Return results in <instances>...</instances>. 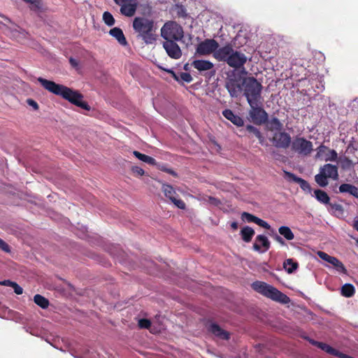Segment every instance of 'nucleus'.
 I'll use <instances>...</instances> for the list:
<instances>
[{
  "label": "nucleus",
  "instance_id": "nucleus-1",
  "mask_svg": "<svg viewBox=\"0 0 358 358\" xmlns=\"http://www.w3.org/2000/svg\"><path fill=\"white\" fill-rule=\"evenodd\" d=\"M37 80L48 92L62 96L64 99L67 100L76 106L86 110H90V106L87 102L83 101V96L79 92L41 77L38 78Z\"/></svg>",
  "mask_w": 358,
  "mask_h": 358
},
{
  "label": "nucleus",
  "instance_id": "nucleus-2",
  "mask_svg": "<svg viewBox=\"0 0 358 358\" xmlns=\"http://www.w3.org/2000/svg\"><path fill=\"white\" fill-rule=\"evenodd\" d=\"M132 27L138 38H141L146 44H152L157 40L155 21L145 17H136Z\"/></svg>",
  "mask_w": 358,
  "mask_h": 358
},
{
  "label": "nucleus",
  "instance_id": "nucleus-3",
  "mask_svg": "<svg viewBox=\"0 0 358 358\" xmlns=\"http://www.w3.org/2000/svg\"><path fill=\"white\" fill-rule=\"evenodd\" d=\"M214 57L219 62H226L230 67L235 69L243 68L248 61L244 53L235 50L230 44L220 48L215 52Z\"/></svg>",
  "mask_w": 358,
  "mask_h": 358
},
{
  "label": "nucleus",
  "instance_id": "nucleus-4",
  "mask_svg": "<svg viewBox=\"0 0 358 358\" xmlns=\"http://www.w3.org/2000/svg\"><path fill=\"white\" fill-rule=\"evenodd\" d=\"M252 287L257 292L275 301L283 304H287L290 302V299L286 294L264 282L255 281L252 284Z\"/></svg>",
  "mask_w": 358,
  "mask_h": 358
},
{
  "label": "nucleus",
  "instance_id": "nucleus-5",
  "mask_svg": "<svg viewBox=\"0 0 358 358\" xmlns=\"http://www.w3.org/2000/svg\"><path fill=\"white\" fill-rule=\"evenodd\" d=\"M262 88V85L255 77L245 78V84L242 92L249 105H252L253 102L263 101Z\"/></svg>",
  "mask_w": 358,
  "mask_h": 358
},
{
  "label": "nucleus",
  "instance_id": "nucleus-6",
  "mask_svg": "<svg viewBox=\"0 0 358 358\" xmlns=\"http://www.w3.org/2000/svg\"><path fill=\"white\" fill-rule=\"evenodd\" d=\"M245 84V78L233 70L227 73L225 80V87L232 98L238 97L242 92Z\"/></svg>",
  "mask_w": 358,
  "mask_h": 358
},
{
  "label": "nucleus",
  "instance_id": "nucleus-7",
  "mask_svg": "<svg viewBox=\"0 0 358 358\" xmlns=\"http://www.w3.org/2000/svg\"><path fill=\"white\" fill-rule=\"evenodd\" d=\"M328 178L334 180L338 179V166L331 164H325L320 168V172L315 176V180L318 185L324 187L328 185Z\"/></svg>",
  "mask_w": 358,
  "mask_h": 358
},
{
  "label": "nucleus",
  "instance_id": "nucleus-8",
  "mask_svg": "<svg viewBox=\"0 0 358 358\" xmlns=\"http://www.w3.org/2000/svg\"><path fill=\"white\" fill-rule=\"evenodd\" d=\"M161 36L165 41H181L184 36V31L177 22L169 21L162 27Z\"/></svg>",
  "mask_w": 358,
  "mask_h": 358
},
{
  "label": "nucleus",
  "instance_id": "nucleus-9",
  "mask_svg": "<svg viewBox=\"0 0 358 358\" xmlns=\"http://www.w3.org/2000/svg\"><path fill=\"white\" fill-rule=\"evenodd\" d=\"M250 108L248 111L249 119L255 124L261 125L268 120V113L262 108V102H253L249 105Z\"/></svg>",
  "mask_w": 358,
  "mask_h": 358
},
{
  "label": "nucleus",
  "instance_id": "nucleus-10",
  "mask_svg": "<svg viewBox=\"0 0 358 358\" xmlns=\"http://www.w3.org/2000/svg\"><path fill=\"white\" fill-rule=\"evenodd\" d=\"M290 145L292 150L300 155L308 156L313 151V143L303 137H295Z\"/></svg>",
  "mask_w": 358,
  "mask_h": 358
},
{
  "label": "nucleus",
  "instance_id": "nucleus-11",
  "mask_svg": "<svg viewBox=\"0 0 358 358\" xmlns=\"http://www.w3.org/2000/svg\"><path fill=\"white\" fill-rule=\"evenodd\" d=\"M114 2L120 6V13L127 17H132L135 15L138 8L136 0H113Z\"/></svg>",
  "mask_w": 358,
  "mask_h": 358
},
{
  "label": "nucleus",
  "instance_id": "nucleus-12",
  "mask_svg": "<svg viewBox=\"0 0 358 358\" xmlns=\"http://www.w3.org/2000/svg\"><path fill=\"white\" fill-rule=\"evenodd\" d=\"M218 47L219 44L215 40L206 39L197 45L196 53L200 55H207L213 52L214 54L219 49Z\"/></svg>",
  "mask_w": 358,
  "mask_h": 358
},
{
  "label": "nucleus",
  "instance_id": "nucleus-13",
  "mask_svg": "<svg viewBox=\"0 0 358 358\" xmlns=\"http://www.w3.org/2000/svg\"><path fill=\"white\" fill-rule=\"evenodd\" d=\"M275 147L278 148L286 149L291 144V136L285 131L275 133L271 139Z\"/></svg>",
  "mask_w": 358,
  "mask_h": 358
},
{
  "label": "nucleus",
  "instance_id": "nucleus-14",
  "mask_svg": "<svg viewBox=\"0 0 358 358\" xmlns=\"http://www.w3.org/2000/svg\"><path fill=\"white\" fill-rule=\"evenodd\" d=\"M316 158H321L325 162H335L338 159V154L336 150H330L324 145H320L317 148Z\"/></svg>",
  "mask_w": 358,
  "mask_h": 358
},
{
  "label": "nucleus",
  "instance_id": "nucleus-15",
  "mask_svg": "<svg viewBox=\"0 0 358 358\" xmlns=\"http://www.w3.org/2000/svg\"><path fill=\"white\" fill-rule=\"evenodd\" d=\"M162 191L166 197L169 199L174 205H176L178 208L184 210L186 207L185 203L181 199H178L176 197V190L174 188L168 184L162 185Z\"/></svg>",
  "mask_w": 358,
  "mask_h": 358
},
{
  "label": "nucleus",
  "instance_id": "nucleus-16",
  "mask_svg": "<svg viewBox=\"0 0 358 358\" xmlns=\"http://www.w3.org/2000/svg\"><path fill=\"white\" fill-rule=\"evenodd\" d=\"M177 41H165L163 47L167 55L172 59H178L182 56V51L176 43Z\"/></svg>",
  "mask_w": 358,
  "mask_h": 358
},
{
  "label": "nucleus",
  "instance_id": "nucleus-17",
  "mask_svg": "<svg viewBox=\"0 0 358 358\" xmlns=\"http://www.w3.org/2000/svg\"><path fill=\"white\" fill-rule=\"evenodd\" d=\"M317 255L322 260L331 264L338 271L343 273H346L347 270L343 264L336 257L330 256L322 251H319Z\"/></svg>",
  "mask_w": 358,
  "mask_h": 358
},
{
  "label": "nucleus",
  "instance_id": "nucleus-18",
  "mask_svg": "<svg viewBox=\"0 0 358 358\" xmlns=\"http://www.w3.org/2000/svg\"><path fill=\"white\" fill-rule=\"evenodd\" d=\"M270 245L271 243L268 238L265 235L260 234L257 236L252 248L253 250L257 252H264L269 249Z\"/></svg>",
  "mask_w": 358,
  "mask_h": 358
},
{
  "label": "nucleus",
  "instance_id": "nucleus-19",
  "mask_svg": "<svg viewBox=\"0 0 358 358\" xmlns=\"http://www.w3.org/2000/svg\"><path fill=\"white\" fill-rule=\"evenodd\" d=\"M284 173H285V178L288 181H293V182L298 183L300 187L305 192H307L308 193H310L311 192L310 185L306 180H305L304 179H303L301 178L296 176L294 173L289 172V171H285Z\"/></svg>",
  "mask_w": 358,
  "mask_h": 358
},
{
  "label": "nucleus",
  "instance_id": "nucleus-20",
  "mask_svg": "<svg viewBox=\"0 0 358 358\" xmlns=\"http://www.w3.org/2000/svg\"><path fill=\"white\" fill-rule=\"evenodd\" d=\"M241 219L248 222H254L266 229H270L271 228L268 222L247 212H243L241 214Z\"/></svg>",
  "mask_w": 358,
  "mask_h": 358
},
{
  "label": "nucleus",
  "instance_id": "nucleus-21",
  "mask_svg": "<svg viewBox=\"0 0 358 358\" xmlns=\"http://www.w3.org/2000/svg\"><path fill=\"white\" fill-rule=\"evenodd\" d=\"M223 116L231 121L237 127H242L244 124V121L240 116L236 115L231 110L225 109L222 111Z\"/></svg>",
  "mask_w": 358,
  "mask_h": 358
},
{
  "label": "nucleus",
  "instance_id": "nucleus-22",
  "mask_svg": "<svg viewBox=\"0 0 358 358\" xmlns=\"http://www.w3.org/2000/svg\"><path fill=\"white\" fill-rule=\"evenodd\" d=\"M192 66L200 72L211 70L214 67V64L211 62L203 59H196L193 61Z\"/></svg>",
  "mask_w": 358,
  "mask_h": 358
},
{
  "label": "nucleus",
  "instance_id": "nucleus-23",
  "mask_svg": "<svg viewBox=\"0 0 358 358\" xmlns=\"http://www.w3.org/2000/svg\"><path fill=\"white\" fill-rule=\"evenodd\" d=\"M109 34L115 38L117 42L122 46L128 45L127 41L124 35L122 30L119 27H114L109 31Z\"/></svg>",
  "mask_w": 358,
  "mask_h": 358
},
{
  "label": "nucleus",
  "instance_id": "nucleus-24",
  "mask_svg": "<svg viewBox=\"0 0 358 358\" xmlns=\"http://www.w3.org/2000/svg\"><path fill=\"white\" fill-rule=\"evenodd\" d=\"M209 331L215 336L222 340H228L229 338V334L227 331L222 329L217 324H211L209 327Z\"/></svg>",
  "mask_w": 358,
  "mask_h": 358
},
{
  "label": "nucleus",
  "instance_id": "nucleus-25",
  "mask_svg": "<svg viewBox=\"0 0 358 358\" xmlns=\"http://www.w3.org/2000/svg\"><path fill=\"white\" fill-rule=\"evenodd\" d=\"M339 192L341 193H348L350 195L358 198V188L353 185L344 183L340 185Z\"/></svg>",
  "mask_w": 358,
  "mask_h": 358
},
{
  "label": "nucleus",
  "instance_id": "nucleus-26",
  "mask_svg": "<svg viewBox=\"0 0 358 358\" xmlns=\"http://www.w3.org/2000/svg\"><path fill=\"white\" fill-rule=\"evenodd\" d=\"M255 234V230L248 226L243 227L240 233L243 241L245 243L250 242Z\"/></svg>",
  "mask_w": 358,
  "mask_h": 358
},
{
  "label": "nucleus",
  "instance_id": "nucleus-27",
  "mask_svg": "<svg viewBox=\"0 0 358 358\" xmlns=\"http://www.w3.org/2000/svg\"><path fill=\"white\" fill-rule=\"evenodd\" d=\"M315 199L322 204L328 205L330 202V197L327 192L322 189H315L314 191Z\"/></svg>",
  "mask_w": 358,
  "mask_h": 358
},
{
  "label": "nucleus",
  "instance_id": "nucleus-28",
  "mask_svg": "<svg viewBox=\"0 0 358 358\" xmlns=\"http://www.w3.org/2000/svg\"><path fill=\"white\" fill-rule=\"evenodd\" d=\"M245 129L250 134H252L255 136H256L258 138L260 144H262V145L264 144L265 138H264V136L262 135V134L261 133V131H259V129H258L257 128H256L255 127H254L251 124L247 125L245 127Z\"/></svg>",
  "mask_w": 358,
  "mask_h": 358
},
{
  "label": "nucleus",
  "instance_id": "nucleus-29",
  "mask_svg": "<svg viewBox=\"0 0 358 358\" xmlns=\"http://www.w3.org/2000/svg\"><path fill=\"white\" fill-rule=\"evenodd\" d=\"M133 154L136 158H138L139 160L143 162H145L150 165L156 164V160L152 157L142 154L138 151H134Z\"/></svg>",
  "mask_w": 358,
  "mask_h": 358
},
{
  "label": "nucleus",
  "instance_id": "nucleus-30",
  "mask_svg": "<svg viewBox=\"0 0 358 358\" xmlns=\"http://www.w3.org/2000/svg\"><path fill=\"white\" fill-rule=\"evenodd\" d=\"M34 301L43 309L48 308L50 305L48 299L41 294H36L34 296Z\"/></svg>",
  "mask_w": 358,
  "mask_h": 358
},
{
  "label": "nucleus",
  "instance_id": "nucleus-31",
  "mask_svg": "<svg viewBox=\"0 0 358 358\" xmlns=\"http://www.w3.org/2000/svg\"><path fill=\"white\" fill-rule=\"evenodd\" d=\"M278 231L287 241H292L294 238V234L289 227L281 226L279 227Z\"/></svg>",
  "mask_w": 358,
  "mask_h": 358
},
{
  "label": "nucleus",
  "instance_id": "nucleus-32",
  "mask_svg": "<svg viewBox=\"0 0 358 358\" xmlns=\"http://www.w3.org/2000/svg\"><path fill=\"white\" fill-rule=\"evenodd\" d=\"M283 267L288 273H292L298 268V263L292 259H287L284 262Z\"/></svg>",
  "mask_w": 358,
  "mask_h": 358
},
{
  "label": "nucleus",
  "instance_id": "nucleus-33",
  "mask_svg": "<svg viewBox=\"0 0 358 358\" xmlns=\"http://www.w3.org/2000/svg\"><path fill=\"white\" fill-rule=\"evenodd\" d=\"M355 287L350 283H346L341 287V294L345 297H351L355 294Z\"/></svg>",
  "mask_w": 358,
  "mask_h": 358
},
{
  "label": "nucleus",
  "instance_id": "nucleus-34",
  "mask_svg": "<svg viewBox=\"0 0 358 358\" xmlns=\"http://www.w3.org/2000/svg\"><path fill=\"white\" fill-rule=\"evenodd\" d=\"M269 129L271 131H281L282 129V124L277 117H272L268 123Z\"/></svg>",
  "mask_w": 358,
  "mask_h": 358
},
{
  "label": "nucleus",
  "instance_id": "nucleus-35",
  "mask_svg": "<svg viewBox=\"0 0 358 358\" xmlns=\"http://www.w3.org/2000/svg\"><path fill=\"white\" fill-rule=\"evenodd\" d=\"M4 286L11 287L14 289V292L16 294H22L23 293V289L15 282L11 281L10 280H5L3 282Z\"/></svg>",
  "mask_w": 358,
  "mask_h": 358
},
{
  "label": "nucleus",
  "instance_id": "nucleus-36",
  "mask_svg": "<svg viewBox=\"0 0 358 358\" xmlns=\"http://www.w3.org/2000/svg\"><path fill=\"white\" fill-rule=\"evenodd\" d=\"M339 163L343 170H350L353 167V162L347 157H341Z\"/></svg>",
  "mask_w": 358,
  "mask_h": 358
},
{
  "label": "nucleus",
  "instance_id": "nucleus-37",
  "mask_svg": "<svg viewBox=\"0 0 358 358\" xmlns=\"http://www.w3.org/2000/svg\"><path fill=\"white\" fill-rule=\"evenodd\" d=\"M318 348L324 350V352H327L328 354L334 355L336 357H337L338 353L339 352L338 350L333 348L328 344L322 342L320 343Z\"/></svg>",
  "mask_w": 358,
  "mask_h": 358
},
{
  "label": "nucleus",
  "instance_id": "nucleus-38",
  "mask_svg": "<svg viewBox=\"0 0 358 358\" xmlns=\"http://www.w3.org/2000/svg\"><path fill=\"white\" fill-rule=\"evenodd\" d=\"M103 20L104 23L109 27H112L113 25L115 24V20L113 15L108 11H106L103 13Z\"/></svg>",
  "mask_w": 358,
  "mask_h": 358
},
{
  "label": "nucleus",
  "instance_id": "nucleus-39",
  "mask_svg": "<svg viewBox=\"0 0 358 358\" xmlns=\"http://www.w3.org/2000/svg\"><path fill=\"white\" fill-rule=\"evenodd\" d=\"M192 81V77L189 73L186 72H180V83H189Z\"/></svg>",
  "mask_w": 358,
  "mask_h": 358
},
{
  "label": "nucleus",
  "instance_id": "nucleus-40",
  "mask_svg": "<svg viewBox=\"0 0 358 358\" xmlns=\"http://www.w3.org/2000/svg\"><path fill=\"white\" fill-rule=\"evenodd\" d=\"M138 326L142 329H149L151 326V322L148 319H141L138 320Z\"/></svg>",
  "mask_w": 358,
  "mask_h": 358
},
{
  "label": "nucleus",
  "instance_id": "nucleus-41",
  "mask_svg": "<svg viewBox=\"0 0 358 358\" xmlns=\"http://www.w3.org/2000/svg\"><path fill=\"white\" fill-rule=\"evenodd\" d=\"M131 171H132L133 173L137 176H141L144 175V173H145V171L143 169H141L139 166H133L131 168Z\"/></svg>",
  "mask_w": 358,
  "mask_h": 358
},
{
  "label": "nucleus",
  "instance_id": "nucleus-42",
  "mask_svg": "<svg viewBox=\"0 0 358 358\" xmlns=\"http://www.w3.org/2000/svg\"><path fill=\"white\" fill-rule=\"evenodd\" d=\"M0 250L6 252H10V246L1 238H0Z\"/></svg>",
  "mask_w": 358,
  "mask_h": 358
},
{
  "label": "nucleus",
  "instance_id": "nucleus-43",
  "mask_svg": "<svg viewBox=\"0 0 358 358\" xmlns=\"http://www.w3.org/2000/svg\"><path fill=\"white\" fill-rule=\"evenodd\" d=\"M328 205H329L331 210L335 212H340V213L343 212V207L341 205H340L338 203H331L329 202V203Z\"/></svg>",
  "mask_w": 358,
  "mask_h": 358
},
{
  "label": "nucleus",
  "instance_id": "nucleus-44",
  "mask_svg": "<svg viewBox=\"0 0 358 358\" xmlns=\"http://www.w3.org/2000/svg\"><path fill=\"white\" fill-rule=\"evenodd\" d=\"M169 73L171 75V76L174 78L175 80L180 83V72L176 73L172 69H164Z\"/></svg>",
  "mask_w": 358,
  "mask_h": 358
},
{
  "label": "nucleus",
  "instance_id": "nucleus-45",
  "mask_svg": "<svg viewBox=\"0 0 358 358\" xmlns=\"http://www.w3.org/2000/svg\"><path fill=\"white\" fill-rule=\"evenodd\" d=\"M27 103L29 106H31L35 110L39 108V106L36 101L32 99H27Z\"/></svg>",
  "mask_w": 358,
  "mask_h": 358
},
{
  "label": "nucleus",
  "instance_id": "nucleus-46",
  "mask_svg": "<svg viewBox=\"0 0 358 358\" xmlns=\"http://www.w3.org/2000/svg\"><path fill=\"white\" fill-rule=\"evenodd\" d=\"M69 63L73 68L76 69V70L79 69V61L78 59L73 57H70Z\"/></svg>",
  "mask_w": 358,
  "mask_h": 358
},
{
  "label": "nucleus",
  "instance_id": "nucleus-47",
  "mask_svg": "<svg viewBox=\"0 0 358 358\" xmlns=\"http://www.w3.org/2000/svg\"><path fill=\"white\" fill-rule=\"evenodd\" d=\"M178 14L182 17H185L187 15L186 10L182 6L178 7Z\"/></svg>",
  "mask_w": 358,
  "mask_h": 358
},
{
  "label": "nucleus",
  "instance_id": "nucleus-48",
  "mask_svg": "<svg viewBox=\"0 0 358 358\" xmlns=\"http://www.w3.org/2000/svg\"><path fill=\"white\" fill-rule=\"evenodd\" d=\"M208 201L211 204L214 206H217L220 203V201L217 199L212 196L209 197Z\"/></svg>",
  "mask_w": 358,
  "mask_h": 358
},
{
  "label": "nucleus",
  "instance_id": "nucleus-49",
  "mask_svg": "<svg viewBox=\"0 0 358 358\" xmlns=\"http://www.w3.org/2000/svg\"><path fill=\"white\" fill-rule=\"evenodd\" d=\"M274 238H275V240L278 243H279L280 245H285V241L283 240V238H282L280 236H279V235L276 234V235L274 236Z\"/></svg>",
  "mask_w": 358,
  "mask_h": 358
},
{
  "label": "nucleus",
  "instance_id": "nucleus-50",
  "mask_svg": "<svg viewBox=\"0 0 358 358\" xmlns=\"http://www.w3.org/2000/svg\"><path fill=\"white\" fill-rule=\"evenodd\" d=\"M162 170L173 176H177V173L172 169H168V168H165V167H163L162 168Z\"/></svg>",
  "mask_w": 358,
  "mask_h": 358
},
{
  "label": "nucleus",
  "instance_id": "nucleus-51",
  "mask_svg": "<svg viewBox=\"0 0 358 358\" xmlns=\"http://www.w3.org/2000/svg\"><path fill=\"white\" fill-rule=\"evenodd\" d=\"M337 357L339 358H354L341 352H338Z\"/></svg>",
  "mask_w": 358,
  "mask_h": 358
},
{
  "label": "nucleus",
  "instance_id": "nucleus-52",
  "mask_svg": "<svg viewBox=\"0 0 358 358\" xmlns=\"http://www.w3.org/2000/svg\"><path fill=\"white\" fill-rule=\"evenodd\" d=\"M337 357L339 358H354L341 352H338Z\"/></svg>",
  "mask_w": 358,
  "mask_h": 358
},
{
  "label": "nucleus",
  "instance_id": "nucleus-53",
  "mask_svg": "<svg viewBox=\"0 0 358 358\" xmlns=\"http://www.w3.org/2000/svg\"><path fill=\"white\" fill-rule=\"evenodd\" d=\"M309 342H310L312 345H315V346H317V348H318L319 344H320V342H319V341H314V340H313V339H309Z\"/></svg>",
  "mask_w": 358,
  "mask_h": 358
},
{
  "label": "nucleus",
  "instance_id": "nucleus-54",
  "mask_svg": "<svg viewBox=\"0 0 358 358\" xmlns=\"http://www.w3.org/2000/svg\"><path fill=\"white\" fill-rule=\"evenodd\" d=\"M231 227L234 230H236L238 229V223L236 222H233L231 223Z\"/></svg>",
  "mask_w": 358,
  "mask_h": 358
},
{
  "label": "nucleus",
  "instance_id": "nucleus-55",
  "mask_svg": "<svg viewBox=\"0 0 358 358\" xmlns=\"http://www.w3.org/2000/svg\"><path fill=\"white\" fill-rule=\"evenodd\" d=\"M353 227L358 231V220H355L353 222Z\"/></svg>",
  "mask_w": 358,
  "mask_h": 358
},
{
  "label": "nucleus",
  "instance_id": "nucleus-56",
  "mask_svg": "<svg viewBox=\"0 0 358 358\" xmlns=\"http://www.w3.org/2000/svg\"><path fill=\"white\" fill-rule=\"evenodd\" d=\"M214 143L220 149V146L219 145V144H217L216 142H214Z\"/></svg>",
  "mask_w": 358,
  "mask_h": 358
},
{
  "label": "nucleus",
  "instance_id": "nucleus-57",
  "mask_svg": "<svg viewBox=\"0 0 358 358\" xmlns=\"http://www.w3.org/2000/svg\"><path fill=\"white\" fill-rule=\"evenodd\" d=\"M3 281H0V285H3Z\"/></svg>",
  "mask_w": 358,
  "mask_h": 358
},
{
  "label": "nucleus",
  "instance_id": "nucleus-58",
  "mask_svg": "<svg viewBox=\"0 0 358 358\" xmlns=\"http://www.w3.org/2000/svg\"><path fill=\"white\" fill-rule=\"evenodd\" d=\"M357 243H358V240H357Z\"/></svg>",
  "mask_w": 358,
  "mask_h": 358
}]
</instances>
